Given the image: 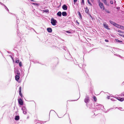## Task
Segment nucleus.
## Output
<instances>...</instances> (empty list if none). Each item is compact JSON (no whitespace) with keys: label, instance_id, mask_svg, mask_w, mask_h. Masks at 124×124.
<instances>
[{"label":"nucleus","instance_id":"nucleus-1","mask_svg":"<svg viewBox=\"0 0 124 124\" xmlns=\"http://www.w3.org/2000/svg\"><path fill=\"white\" fill-rule=\"evenodd\" d=\"M98 3L100 8L102 9V10H104L105 8L103 3L101 2L100 0L98 1Z\"/></svg>","mask_w":124,"mask_h":124},{"label":"nucleus","instance_id":"nucleus-2","mask_svg":"<svg viewBox=\"0 0 124 124\" xmlns=\"http://www.w3.org/2000/svg\"><path fill=\"white\" fill-rule=\"evenodd\" d=\"M84 101L85 102L86 104V106H87V107H88V104H87V103L89 102V101H90L89 98L88 96H87V95L86 96Z\"/></svg>","mask_w":124,"mask_h":124},{"label":"nucleus","instance_id":"nucleus-3","mask_svg":"<svg viewBox=\"0 0 124 124\" xmlns=\"http://www.w3.org/2000/svg\"><path fill=\"white\" fill-rule=\"evenodd\" d=\"M51 23L54 26L56 25V23H57V21L53 18H51Z\"/></svg>","mask_w":124,"mask_h":124},{"label":"nucleus","instance_id":"nucleus-4","mask_svg":"<svg viewBox=\"0 0 124 124\" xmlns=\"http://www.w3.org/2000/svg\"><path fill=\"white\" fill-rule=\"evenodd\" d=\"M96 106V108L97 110H102L104 108V106L102 105L99 104H97Z\"/></svg>","mask_w":124,"mask_h":124},{"label":"nucleus","instance_id":"nucleus-5","mask_svg":"<svg viewBox=\"0 0 124 124\" xmlns=\"http://www.w3.org/2000/svg\"><path fill=\"white\" fill-rule=\"evenodd\" d=\"M22 109L23 110V114H27V110L25 106H23L22 108Z\"/></svg>","mask_w":124,"mask_h":124},{"label":"nucleus","instance_id":"nucleus-6","mask_svg":"<svg viewBox=\"0 0 124 124\" xmlns=\"http://www.w3.org/2000/svg\"><path fill=\"white\" fill-rule=\"evenodd\" d=\"M18 103L21 105H22L23 104V102L21 98H19L18 99Z\"/></svg>","mask_w":124,"mask_h":124},{"label":"nucleus","instance_id":"nucleus-7","mask_svg":"<svg viewBox=\"0 0 124 124\" xmlns=\"http://www.w3.org/2000/svg\"><path fill=\"white\" fill-rule=\"evenodd\" d=\"M103 26L106 29L108 30H109L110 29L108 27V25L106 23L104 22L103 23Z\"/></svg>","mask_w":124,"mask_h":124},{"label":"nucleus","instance_id":"nucleus-8","mask_svg":"<svg viewBox=\"0 0 124 124\" xmlns=\"http://www.w3.org/2000/svg\"><path fill=\"white\" fill-rule=\"evenodd\" d=\"M102 2H103L104 4L106 5L107 6H109V4L108 3L107 1V0H104L103 1H102Z\"/></svg>","mask_w":124,"mask_h":124},{"label":"nucleus","instance_id":"nucleus-9","mask_svg":"<svg viewBox=\"0 0 124 124\" xmlns=\"http://www.w3.org/2000/svg\"><path fill=\"white\" fill-rule=\"evenodd\" d=\"M102 2H103L104 4L106 5L107 6H109V4L108 3L107 1V0H104L103 1H102Z\"/></svg>","mask_w":124,"mask_h":124},{"label":"nucleus","instance_id":"nucleus-10","mask_svg":"<svg viewBox=\"0 0 124 124\" xmlns=\"http://www.w3.org/2000/svg\"><path fill=\"white\" fill-rule=\"evenodd\" d=\"M102 2H103L104 4L106 5L107 6H109V4L108 3L107 1V0H104L103 1H102Z\"/></svg>","mask_w":124,"mask_h":124},{"label":"nucleus","instance_id":"nucleus-11","mask_svg":"<svg viewBox=\"0 0 124 124\" xmlns=\"http://www.w3.org/2000/svg\"><path fill=\"white\" fill-rule=\"evenodd\" d=\"M116 99H117L118 100L121 101H124V98L117 97Z\"/></svg>","mask_w":124,"mask_h":124},{"label":"nucleus","instance_id":"nucleus-12","mask_svg":"<svg viewBox=\"0 0 124 124\" xmlns=\"http://www.w3.org/2000/svg\"><path fill=\"white\" fill-rule=\"evenodd\" d=\"M62 8L64 10H66L67 9V6L65 4H64L62 6Z\"/></svg>","mask_w":124,"mask_h":124},{"label":"nucleus","instance_id":"nucleus-13","mask_svg":"<svg viewBox=\"0 0 124 124\" xmlns=\"http://www.w3.org/2000/svg\"><path fill=\"white\" fill-rule=\"evenodd\" d=\"M18 25H17V35L18 36L20 37V32L19 33V30L18 29Z\"/></svg>","mask_w":124,"mask_h":124},{"label":"nucleus","instance_id":"nucleus-14","mask_svg":"<svg viewBox=\"0 0 124 124\" xmlns=\"http://www.w3.org/2000/svg\"><path fill=\"white\" fill-rule=\"evenodd\" d=\"M15 79L17 81H18L20 78V75H16L15 77Z\"/></svg>","mask_w":124,"mask_h":124},{"label":"nucleus","instance_id":"nucleus-15","mask_svg":"<svg viewBox=\"0 0 124 124\" xmlns=\"http://www.w3.org/2000/svg\"><path fill=\"white\" fill-rule=\"evenodd\" d=\"M47 31L49 33H51L52 32V29L51 28H48L47 29Z\"/></svg>","mask_w":124,"mask_h":124},{"label":"nucleus","instance_id":"nucleus-16","mask_svg":"<svg viewBox=\"0 0 124 124\" xmlns=\"http://www.w3.org/2000/svg\"><path fill=\"white\" fill-rule=\"evenodd\" d=\"M62 13L61 11L58 12L57 14V16L59 17H61L62 16Z\"/></svg>","mask_w":124,"mask_h":124},{"label":"nucleus","instance_id":"nucleus-17","mask_svg":"<svg viewBox=\"0 0 124 124\" xmlns=\"http://www.w3.org/2000/svg\"><path fill=\"white\" fill-rule=\"evenodd\" d=\"M62 13V16H66L67 15V13L65 11L63 12Z\"/></svg>","mask_w":124,"mask_h":124},{"label":"nucleus","instance_id":"nucleus-18","mask_svg":"<svg viewBox=\"0 0 124 124\" xmlns=\"http://www.w3.org/2000/svg\"><path fill=\"white\" fill-rule=\"evenodd\" d=\"M78 15L79 16V19H82V15H81V14L80 12L79 11H78Z\"/></svg>","mask_w":124,"mask_h":124},{"label":"nucleus","instance_id":"nucleus-19","mask_svg":"<svg viewBox=\"0 0 124 124\" xmlns=\"http://www.w3.org/2000/svg\"><path fill=\"white\" fill-rule=\"evenodd\" d=\"M20 118L19 116H15V120L17 121L19 120Z\"/></svg>","mask_w":124,"mask_h":124},{"label":"nucleus","instance_id":"nucleus-20","mask_svg":"<svg viewBox=\"0 0 124 124\" xmlns=\"http://www.w3.org/2000/svg\"><path fill=\"white\" fill-rule=\"evenodd\" d=\"M114 26L118 28H120V25L117 24L116 23Z\"/></svg>","mask_w":124,"mask_h":124},{"label":"nucleus","instance_id":"nucleus-21","mask_svg":"<svg viewBox=\"0 0 124 124\" xmlns=\"http://www.w3.org/2000/svg\"><path fill=\"white\" fill-rule=\"evenodd\" d=\"M31 4L34 5L35 6H36L37 7H38L39 5V3H31Z\"/></svg>","mask_w":124,"mask_h":124},{"label":"nucleus","instance_id":"nucleus-22","mask_svg":"<svg viewBox=\"0 0 124 124\" xmlns=\"http://www.w3.org/2000/svg\"><path fill=\"white\" fill-rule=\"evenodd\" d=\"M109 22L111 24L113 25L114 26L115 25V24L116 23H115L113 21H111V20L110 21H109Z\"/></svg>","mask_w":124,"mask_h":124},{"label":"nucleus","instance_id":"nucleus-23","mask_svg":"<svg viewBox=\"0 0 124 124\" xmlns=\"http://www.w3.org/2000/svg\"><path fill=\"white\" fill-rule=\"evenodd\" d=\"M43 11L44 12H46V13H48L49 12V10L48 9H46V10H43Z\"/></svg>","mask_w":124,"mask_h":124},{"label":"nucleus","instance_id":"nucleus-24","mask_svg":"<svg viewBox=\"0 0 124 124\" xmlns=\"http://www.w3.org/2000/svg\"><path fill=\"white\" fill-rule=\"evenodd\" d=\"M16 73L17 75H20V72L18 70H17Z\"/></svg>","mask_w":124,"mask_h":124},{"label":"nucleus","instance_id":"nucleus-25","mask_svg":"<svg viewBox=\"0 0 124 124\" xmlns=\"http://www.w3.org/2000/svg\"><path fill=\"white\" fill-rule=\"evenodd\" d=\"M85 12L87 13H88L89 12V10L87 7L86 8Z\"/></svg>","mask_w":124,"mask_h":124},{"label":"nucleus","instance_id":"nucleus-26","mask_svg":"<svg viewBox=\"0 0 124 124\" xmlns=\"http://www.w3.org/2000/svg\"><path fill=\"white\" fill-rule=\"evenodd\" d=\"M93 98L94 101L95 102L96 101H97V98L95 96H93Z\"/></svg>","mask_w":124,"mask_h":124},{"label":"nucleus","instance_id":"nucleus-27","mask_svg":"<svg viewBox=\"0 0 124 124\" xmlns=\"http://www.w3.org/2000/svg\"><path fill=\"white\" fill-rule=\"evenodd\" d=\"M4 7L5 9L8 11L9 12V10L7 7L5 5H4Z\"/></svg>","mask_w":124,"mask_h":124},{"label":"nucleus","instance_id":"nucleus-28","mask_svg":"<svg viewBox=\"0 0 124 124\" xmlns=\"http://www.w3.org/2000/svg\"><path fill=\"white\" fill-rule=\"evenodd\" d=\"M116 42H119V43H121V42H122V41L120 40H118V39H116Z\"/></svg>","mask_w":124,"mask_h":124},{"label":"nucleus","instance_id":"nucleus-29","mask_svg":"<svg viewBox=\"0 0 124 124\" xmlns=\"http://www.w3.org/2000/svg\"><path fill=\"white\" fill-rule=\"evenodd\" d=\"M118 109L121 111H124V110H122L123 108L121 107H119L117 108Z\"/></svg>","mask_w":124,"mask_h":124},{"label":"nucleus","instance_id":"nucleus-30","mask_svg":"<svg viewBox=\"0 0 124 124\" xmlns=\"http://www.w3.org/2000/svg\"><path fill=\"white\" fill-rule=\"evenodd\" d=\"M105 11V12L107 13H110V12L107 9H105L104 10Z\"/></svg>","mask_w":124,"mask_h":124},{"label":"nucleus","instance_id":"nucleus-31","mask_svg":"<svg viewBox=\"0 0 124 124\" xmlns=\"http://www.w3.org/2000/svg\"><path fill=\"white\" fill-rule=\"evenodd\" d=\"M22 87L21 86H20L19 88V93L21 92Z\"/></svg>","mask_w":124,"mask_h":124},{"label":"nucleus","instance_id":"nucleus-32","mask_svg":"<svg viewBox=\"0 0 124 124\" xmlns=\"http://www.w3.org/2000/svg\"><path fill=\"white\" fill-rule=\"evenodd\" d=\"M92 104H91V106H89V105L88 104V106L87 107H89V108H90V109H92V107L91 106H92Z\"/></svg>","mask_w":124,"mask_h":124},{"label":"nucleus","instance_id":"nucleus-33","mask_svg":"<svg viewBox=\"0 0 124 124\" xmlns=\"http://www.w3.org/2000/svg\"><path fill=\"white\" fill-rule=\"evenodd\" d=\"M19 65L20 67H21L22 66V64L21 62H20L19 63Z\"/></svg>","mask_w":124,"mask_h":124},{"label":"nucleus","instance_id":"nucleus-34","mask_svg":"<svg viewBox=\"0 0 124 124\" xmlns=\"http://www.w3.org/2000/svg\"><path fill=\"white\" fill-rule=\"evenodd\" d=\"M114 55L116 56H118V57H120L121 58L122 57V56H121L119 54H114Z\"/></svg>","mask_w":124,"mask_h":124},{"label":"nucleus","instance_id":"nucleus-35","mask_svg":"<svg viewBox=\"0 0 124 124\" xmlns=\"http://www.w3.org/2000/svg\"><path fill=\"white\" fill-rule=\"evenodd\" d=\"M19 62V60L18 59H16L15 61V62L16 63H18Z\"/></svg>","mask_w":124,"mask_h":124},{"label":"nucleus","instance_id":"nucleus-36","mask_svg":"<svg viewBox=\"0 0 124 124\" xmlns=\"http://www.w3.org/2000/svg\"><path fill=\"white\" fill-rule=\"evenodd\" d=\"M120 28H121V29L122 30H124V26L120 25Z\"/></svg>","mask_w":124,"mask_h":124},{"label":"nucleus","instance_id":"nucleus-37","mask_svg":"<svg viewBox=\"0 0 124 124\" xmlns=\"http://www.w3.org/2000/svg\"><path fill=\"white\" fill-rule=\"evenodd\" d=\"M63 49L65 51H66V50H67V48L65 46H63Z\"/></svg>","mask_w":124,"mask_h":124},{"label":"nucleus","instance_id":"nucleus-38","mask_svg":"<svg viewBox=\"0 0 124 124\" xmlns=\"http://www.w3.org/2000/svg\"><path fill=\"white\" fill-rule=\"evenodd\" d=\"M87 2H88V3L90 5H92V4L89 1V0H87Z\"/></svg>","mask_w":124,"mask_h":124},{"label":"nucleus","instance_id":"nucleus-39","mask_svg":"<svg viewBox=\"0 0 124 124\" xmlns=\"http://www.w3.org/2000/svg\"><path fill=\"white\" fill-rule=\"evenodd\" d=\"M19 94L21 97H22L23 96L21 92H19Z\"/></svg>","mask_w":124,"mask_h":124},{"label":"nucleus","instance_id":"nucleus-40","mask_svg":"<svg viewBox=\"0 0 124 124\" xmlns=\"http://www.w3.org/2000/svg\"><path fill=\"white\" fill-rule=\"evenodd\" d=\"M78 0H73V2L74 4L77 2Z\"/></svg>","mask_w":124,"mask_h":124},{"label":"nucleus","instance_id":"nucleus-41","mask_svg":"<svg viewBox=\"0 0 124 124\" xmlns=\"http://www.w3.org/2000/svg\"><path fill=\"white\" fill-rule=\"evenodd\" d=\"M30 30H33L34 31H35V32H36V31H35V30H34V29L33 28H30Z\"/></svg>","mask_w":124,"mask_h":124},{"label":"nucleus","instance_id":"nucleus-42","mask_svg":"<svg viewBox=\"0 0 124 124\" xmlns=\"http://www.w3.org/2000/svg\"><path fill=\"white\" fill-rule=\"evenodd\" d=\"M66 33H71V32L69 31H66Z\"/></svg>","mask_w":124,"mask_h":124},{"label":"nucleus","instance_id":"nucleus-43","mask_svg":"<svg viewBox=\"0 0 124 124\" xmlns=\"http://www.w3.org/2000/svg\"><path fill=\"white\" fill-rule=\"evenodd\" d=\"M110 3L111 4H113V2L112 0H110Z\"/></svg>","mask_w":124,"mask_h":124},{"label":"nucleus","instance_id":"nucleus-44","mask_svg":"<svg viewBox=\"0 0 124 124\" xmlns=\"http://www.w3.org/2000/svg\"><path fill=\"white\" fill-rule=\"evenodd\" d=\"M82 3H83L84 4V0H82Z\"/></svg>","mask_w":124,"mask_h":124},{"label":"nucleus","instance_id":"nucleus-45","mask_svg":"<svg viewBox=\"0 0 124 124\" xmlns=\"http://www.w3.org/2000/svg\"><path fill=\"white\" fill-rule=\"evenodd\" d=\"M0 4L2 5H3V6H4V5H5L4 4H3V3H2L1 2H0Z\"/></svg>","mask_w":124,"mask_h":124},{"label":"nucleus","instance_id":"nucleus-46","mask_svg":"<svg viewBox=\"0 0 124 124\" xmlns=\"http://www.w3.org/2000/svg\"><path fill=\"white\" fill-rule=\"evenodd\" d=\"M105 42H108L109 41L108 40L106 39H105Z\"/></svg>","mask_w":124,"mask_h":124},{"label":"nucleus","instance_id":"nucleus-47","mask_svg":"<svg viewBox=\"0 0 124 124\" xmlns=\"http://www.w3.org/2000/svg\"><path fill=\"white\" fill-rule=\"evenodd\" d=\"M111 99L112 101H115V100H114V98Z\"/></svg>","mask_w":124,"mask_h":124},{"label":"nucleus","instance_id":"nucleus-48","mask_svg":"<svg viewBox=\"0 0 124 124\" xmlns=\"http://www.w3.org/2000/svg\"><path fill=\"white\" fill-rule=\"evenodd\" d=\"M9 56L11 58L12 60H13V58L11 55H9Z\"/></svg>","mask_w":124,"mask_h":124},{"label":"nucleus","instance_id":"nucleus-49","mask_svg":"<svg viewBox=\"0 0 124 124\" xmlns=\"http://www.w3.org/2000/svg\"><path fill=\"white\" fill-rule=\"evenodd\" d=\"M118 31L120 33H122V31H120V30H119Z\"/></svg>","mask_w":124,"mask_h":124},{"label":"nucleus","instance_id":"nucleus-50","mask_svg":"<svg viewBox=\"0 0 124 124\" xmlns=\"http://www.w3.org/2000/svg\"><path fill=\"white\" fill-rule=\"evenodd\" d=\"M93 90V88L92 87H91L90 89V90L91 91H92Z\"/></svg>","mask_w":124,"mask_h":124},{"label":"nucleus","instance_id":"nucleus-51","mask_svg":"<svg viewBox=\"0 0 124 124\" xmlns=\"http://www.w3.org/2000/svg\"><path fill=\"white\" fill-rule=\"evenodd\" d=\"M76 23H77V24H79V22H78V21H76Z\"/></svg>","mask_w":124,"mask_h":124},{"label":"nucleus","instance_id":"nucleus-52","mask_svg":"<svg viewBox=\"0 0 124 124\" xmlns=\"http://www.w3.org/2000/svg\"><path fill=\"white\" fill-rule=\"evenodd\" d=\"M52 111H54V112H55V111H54V110H51L50 111V112H52Z\"/></svg>","mask_w":124,"mask_h":124},{"label":"nucleus","instance_id":"nucleus-53","mask_svg":"<svg viewBox=\"0 0 124 124\" xmlns=\"http://www.w3.org/2000/svg\"><path fill=\"white\" fill-rule=\"evenodd\" d=\"M110 96H107V98L108 99H109Z\"/></svg>","mask_w":124,"mask_h":124},{"label":"nucleus","instance_id":"nucleus-54","mask_svg":"<svg viewBox=\"0 0 124 124\" xmlns=\"http://www.w3.org/2000/svg\"><path fill=\"white\" fill-rule=\"evenodd\" d=\"M120 8L119 7H117L116 8V9H119Z\"/></svg>","mask_w":124,"mask_h":124},{"label":"nucleus","instance_id":"nucleus-55","mask_svg":"<svg viewBox=\"0 0 124 124\" xmlns=\"http://www.w3.org/2000/svg\"><path fill=\"white\" fill-rule=\"evenodd\" d=\"M8 53H11V52H8V51L7 52Z\"/></svg>","mask_w":124,"mask_h":124},{"label":"nucleus","instance_id":"nucleus-56","mask_svg":"<svg viewBox=\"0 0 124 124\" xmlns=\"http://www.w3.org/2000/svg\"><path fill=\"white\" fill-rule=\"evenodd\" d=\"M79 98H78L77 100H74L73 101H77V100H78L79 99Z\"/></svg>","mask_w":124,"mask_h":124},{"label":"nucleus","instance_id":"nucleus-57","mask_svg":"<svg viewBox=\"0 0 124 124\" xmlns=\"http://www.w3.org/2000/svg\"><path fill=\"white\" fill-rule=\"evenodd\" d=\"M122 96H124V94H122Z\"/></svg>","mask_w":124,"mask_h":124},{"label":"nucleus","instance_id":"nucleus-58","mask_svg":"<svg viewBox=\"0 0 124 124\" xmlns=\"http://www.w3.org/2000/svg\"><path fill=\"white\" fill-rule=\"evenodd\" d=\"M69 56L70 57L71 56V55H70V53H69Z\"/></svg>","mask_w":124,"mask_h":124},{"label":"nucleus","instance_id":"nucleus-59","mask_svg":"<svg viewBox=\"0 0 124 124\" xmlns=\"http://www.w3.org/2000/svg\"><path fill=\"white\" fill-rule=\"evenodd\" d=\"M123 84L124 85V82H123Z\"/></svg>","mask_w":124,"mask_h":124},{"label":"nucleus","instance_id":"nucleus-60","mask_svg":"<svg viewBox=\"0 0 124 124\" xmlns=\"http://www.w3.org/2000/svg\"><path fill=\"white\" fill-rule=\"evenodd\" d=\"M123 35V37H124V35Z\"/></svg>","mask_w":124,"mask_h":124},{"label":"nucleus","instance_id":"nucleus-61","mask_svg":"<svg viewBox=\"0 0 124 124\" xmlns=\"http://www.w3.org/2000/svg\"><path fill=\"white\" fill-rule=\"evenodd\" d=\"M46 122V121H45V122H44L45 123V122Z\"/></svg>","mask_w":124,"mask_h":124},{"label":"nucleus","instance_id":"nucleus-62","mask_svg":"<svg viewBox=\"0 0 124 124\" xmlns=\"http://www.w3.org/2000/svg\"><path fill=\"white\" fill-rule=\"evenodd\" d=\"M116 2V1H115V2Z\"/></svg>","mask_w":124,"mask_h":124},{"label":"nucleus","instance_id":"nucleus-63","mask_svg":"<svg viewBox=\"0 0 124 124\" xmlns=\"http://www.w3.org/2000/svg\"><path fill=\"white\" fill-rule=\"evenodd\" d=\"M116 2V1H115V2Z\"/></svg>","mask_w":124,"mask_h":124}]
</instances>
